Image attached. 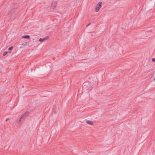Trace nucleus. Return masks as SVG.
Returning a JSON list of instances; mask_svg holds the SVG:
<instances>
[{"mask_svg": "<svg viewBox=\"0 0 155 155\" xmlns=\"http://www.w3.org/2000/svg\"><path fill=\"white\" fill-rule=\"evenodd\" d=\"M29 114L28 112H26L24 114L22 115L19 120L17 121V123L18 125L20 126L21 125L22 122L23 121L25 117L28 115Z\"/></svg>", "mask_w": 155, "mask_h": 155, "instance_id": "obj_1", "label": "nucleus"}, {"mask_svg": "<svg viewBox=\"0 0 155 155\" xmlns=\"http://www.w3.org/2000/svg\"><path fill=\"white\" fill-rule=\"evenodd\" d=\"M102 2H99L98 4L97 5L95 8V11L96 12H98L100 8H101V5L102 4Z\"/></svg>", "mask_w": 155, "mask_h": 155, "instance_id": "obj_2", "label": "nucleus"}, {"mask_svg": "<svg viewBox=\"0 0 155 155\" xmlns=\"http://www.w3.org/2000/svg\"><path fill=\"white\" fill-rule=\"evenodd\" d=\"M57 2L56 1H53L51 4V8L54 9L56 6Z\"/></svg>", "mask_w": 155, "mask_h": 155, "instance_id": "obj_3", "label": "nucleus"}, {"mask_svg": "<svg viewBox=\"0 0 155 155\" xmlns=\"http://www.w3.org/2000/svg\"><path fill=\"white\" fill-rule=\"evenodd\" d=\"M27 44V42H23L20 45L21 46H20V48H21L24 47Z\"/></svg>", "mask_w": 155, "mask_h": 155, "instance_id": "obj_4", "label": "nucleus"}, {"mask_svg": "<svg viewBox=\"0 0 155 155\" xmlns=\"http://www.w3.org/2000/svg\"><path fill=\"white\" fill-rule=\"evenodd\" d=\"M48 37L47 36L46 37H45V38H40L39 39V41L41 42H43L44 41H45V40L48 39Z\"/></svg>", "mask_w": 155, "mask_h": 155, "instance_id": "obj_5", "label": "nucleus"}, {"mask_svg": "<svg viewBox=\"0 0 155 155\" xmlns=\"http://www.w3.org/2000/svg\"><path fill=\"white\" fill-rule=\"evenodd\" d=\"M151 79L152 80H155V71L153 72L152 74V76L151 77Z\"/></svg>", "mask_w": 155, "mask_h": 155, "instance_id": "obj_6", "label": "nucleus"}, {"mask_svg": "<svg viewBox=\"0 0 155 155\" xmlns=\"http://www.w3.org/2000/svg\"><path fill=\"white\" fill-rule=\"evenodd\" d=\"M86 123L89 124H90V125H93V123L91 121H90V120H87L86 122Z\"/></svg>", "mask_w": 155, "mask_h": 155, "instance_id": "obj_7", "label": "nucleus"}, {"mask_svg": "<svg viewBox=\"0 0 155 155\" xmlns=\"http://www.w3.org/2000/svg\"><path fill=\"white\" fill-rule=\"evenodd\" d=\"M14 12V10H13L12 11H10L9 12L8 15L10 17H11L12 16V14Z\"/></svg>", "mask_w": 155, "mask_h": 155, "instance_id": "obj_8", "label": "nucleus"}, {"mask_svg": "<svg viewBox=\"0 0 155 155\" xmlns=\"http://www.w3.org/2000/svg\"><path fill=\"white\" fill-rule=\"evenodd\" d=\"M30 37V36L28 35L23 36L22 37V38H29Z\"/></svg>", "mask_w": 155, "mask_h": 155, "instance_id": "obj_9", "label": "nucleus"}, {"mask_svg": "<svg viewBox=\"0 0 155 155\" xmlns=\"http://www.w3.org/2000/svg\"><path fill=\"white\" fill-rule=\"evenodd\" d=\"M8 53H10V52H8V51H5V52H4L3 53V55L4 56H5V55H6V54Z\"/></svg>", "mask_w": 155, "mask_h": 155, "instance_id": "obj_10", "label": "nucleus"}, {"mask_svg": "<svg viewBox=\"0 0 155 155\" xmlns=\"http://www.w3.org/2000/svg\"><path fill=\"white\" fill-rule=\"evenodd\" d=\"M13 48V46H11V47H10V48H8V50H12Z\"/></svg>", "mask_w": 155, "mask_h": 155, "instance_id": "obj_11", "label": "nucleus"}, {"mask_svg": "<svg viewBox=\"0 0 155 155\" xmlns=\"http://www.w3.org/2000/svg\"><path fill=\"white\" fill-rule=\"evenodd\" d=\"M152 61L153 62H155V58H153L152 59Z\"/></svg>", "mask_w": 155, "mask_h": 155, "instance_id": "obj_12", "label": "nucleus"}, {"mask_svg": "<svg viewBox=\"0 0 155 155\" xmlns=\"http://www.w3.org/2000/svg\"><path fill=\"white\" fill-rule=\"evenodd\" d=\"M9 119V118H7L6 120H5V121H7Z\"/></svg>", "mask_w": 155, "mask_h": 155, "instance_id": "obj_13", "label": "nucleus"}, {"mask_svg": "<svg viewBox=\"0 0 155 155\" xmlns=\"http://www.w3.org/2000/svg\"><path fill=\"white\" fill-rule=\"evenodd\" d=\"M91 24V23H89L87 25V26H89V25H90Z\"/></svg>", "mask_w": 155, "mask_h": 155, "instance_id": "obj_14", "label": "nucleus"}, {"mask_svg": "<svg viewBox=\"0 0 155 155\" xmlns=\"http://www.w3.org/2000/svg\"><path fill=\"white\" fill-rule=\"evenodd\" d=\"M91 36H93V35H91Z\"/></svg>", "mask_w": 155, "mask_h": 155, "instance_id": "obj_15", "label": "nucleus"}]
</instances>
